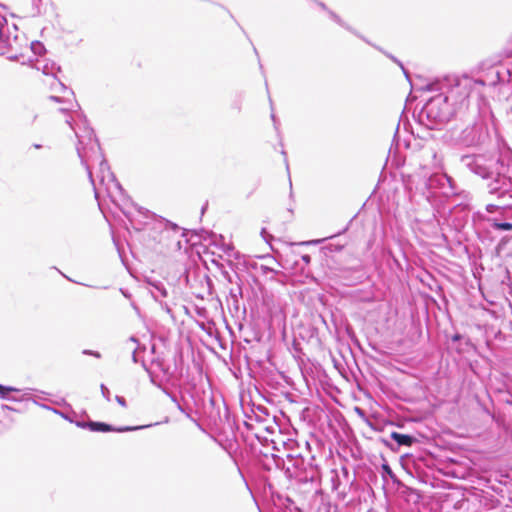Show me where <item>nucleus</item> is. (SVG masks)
<instances>
[{"mask_svg":"<svg viewBox=\"0 0 512 512\" xmlns=\"http://www.w3.org/2000/svg\"><path fill=\"white\" fill-rule=\"evenodd\" d=\"M459 163L483 181L489 195L512 199V149L506 143L498 144L495 150L463 154Z\"/></svg>","mask_w":512,"mask_h":512,"instance_id":"obj_1","label":"nucleus"},{"mask_svg":"<svg viewBox=\"0 0 512 512\" xmlns=\"http://www.w3.org/2000/svg\"><path fill=\"white\" fill-rule=\"evenodd\" d=\"M67 123L74 130L75 135L78 139V143L76 146L77 154L80 158L81 164L85 167L87 171L89 181L94 189L95 198H98V192L96 190L95 181L91 171V162L99 160V177L101 183H105V181L107 180L115 188L120 197L124 199L126 197L125 190L115 177L114 173L111 171L107 160L104 158L101 152L100 143L94 133V130L92 128L85 127L83 130V134H80L77 130H75V128L72 126L69 120H67Z\"/></svg>","mask_w":512,"mask_h":512,"instance_id":"obj_2","label":"nucleus"},{"mask_svg":"<svg viewBox=\"0 0 512 512\" xmlns=\"http://www.w3.org/2000/svg\"><path fill=\"white\" fill-rule=\"evenodd\" d=\"M463 88L476 87L477 91H481V99L486 88H498L499 91L512 90V66L504 64H493L486 69H482L477 78L467 75L463 76Z\"/></svg>","mask_w":512,"mask_h":512,"instance_id":"obj_3","label":"nucleus"},{"mask_svg":"<svg viewBox=\"0 0 512 512\" xmlns=\"http://www.w3.org/2000/svg\"><path fill=\"white\" fill-rule=\"evenodd\" d=\"M463 76L461 78L454 79V84L451 83L450 79L445 78L444 80L435 79L427 83L423 89L429 92L432 91H447L444 92L447 101L452 104V107L456 109V113L468 109L470 101L475 99L478 103L481 100V91H477L476 87L463 88L462 87Z\"/></svg>","mask_w":512,"mask_h":512,"instance_id":"obj_4","label":"nucleus"},{"mask_svg":"<svg viewBox=\"0 0 512 512\" xmlns=\"http://www.w3.org/2000/svg\"><path fill=\"white\" fill-rule=\"evenodd\" d=\"M456 114V109L447 101L444 91L426 101L417 115L419 124L430 130L441 129Z\"/></svg>","mask_w":512,"mask_h":512,"instance_id":"obj_5","label":"nucleus"},{"mask_svg":"<svg viewBox=\"0 0 512 512\" xmlns=\"http://www.w3.org/2000/svg\"><path fill=\"white\" fill-rule=\"evenodd\" d=\"M485 211H477L472 215L473 221L486 222L494 231L510 232L512 231V206H499L495 204H487Z\"/></svg>","mask_w":512,"mask_h":512,"instance_id":"obj_6","label":"nucleus"},{"mask_svg":"<svg viewBox=\"0 0 512 512\" xmlns=\"http://www.w3.org/2000/svg\"><path fill=\"white\" fill-rule=\"evenodd\" d=\"M490 139L489 128L483 122H475L462 129L455 138L456 145L463 148H479Z\"/></svg>","mask_w":512,"mask_h":512,"instance_id":"obj_7","label":"nucleus"},{"mask_svg":"<svg viewBox=\"0 0 512 512\" xmlns=\"http://www.w3.org/2000/svg\"><path fill=\"white\" fill-rule=\"evenodd\" d=\"M287 462L292 465L293 469L296 470L299 474H306L308 471H313V478L307 480V485L310 486V490H316L320 486V468L318 465H314L312 460L314 457L312 456L309 460H306L302 455H286Z\"/></svg>","mask_w":512,"mask_h":512,"instance_id":"obj_8","label":"nucleus"},{"mask_svg":"<svg viewBox=\"0 0 512 512\" xmlns=\"http://www.w3.org/2000/svg\"><path fill=\"white\" fill-rule=\"evenodd\" d=\"M75 425L78 428L88 429V430H90L92 432H101V433L118 432V433H123V432H132V431H137V430L145 429V428L151 427L153 424L140 425V426H118L117 427V426H114V425L106 423V422L93 421V420L86 421L84 419H81V421H76Z\"/></svg>","mask_w":512,"mask_h":512,"instance_id":"obj_9","label":"nucleus"},{"mask_svg":"<svg viewBox=\"0 0 512 512\" xmlns=\"http://www.w3.org/2000/svg\"><path fill=\"white\" fill-rule=\"evenodd\" d=\"M380 442L391 451H397L400 447H411L418 441L413 435L392 431L389 438L382 437Z\"/></svg>","mask_w":512,"mask_h":512,"instance_id":"obj_10","label":"nucleus"},{"mask_svg":"<svg viewBox=\"0 0 512 512\" xmlns=\"http://www.w3.org/2000/svg\"><path fill=\"white\" fill-rule=\"evenodd\" d=\"M251 414L252 415L245 413L248 419H254L258 423H267L269 422L270 418L275 420V416L271 415L269 408L261 404H253L251 408Z\"/></svg>","mask_w":512,"mask_h":512,"instance_id":"obj_11","label":"nucleus"},{"mask_svg":"<svg viewBox=\"0 0 512 512\" xmlns=\"http://www.w3.org/2000/svg\"><path fill=\"white\" fill-rule=\"evenodd\" d=\"M397 493L408 503L417 504L421 499L420 491L403 482L396 488Z\"/></svg>","mask_w":512,"mask_h":512,"instance_id":"obj_12","label":"nucleus"},{"mask_svg":"<svg viewBox=\"0 0 512 512\" xmlns=\"http://www.w3.org/2000/svg\"><path fill=\"white\" fill-rule=\"evenodd\" d=\"M283 472L287 479L295 480L299 484L304 485V486H307V480L312 479L314 477L313 471H311V470H310V472L308 471L306 474L297 473L296 470H294L292 465L289 463L286 465Z\"/></svg>","mask_w":512,"mask_h":512,"instance_id":"obj_13","label":"nucleus"},{"mask_svg":"<svg viewBox=\"0 0 512 512\" xmlns=\"http://www.w3.org/2000/svg\"><path fill=\"white\" fill-rule=\"evenodd\" d=\"M159 388L162 390V392H163L165 395H167V396L171 399V401L176 405L177 409H178L181 413H183L187 418L191 419L192 421H196V420L192 417V414H191V413H192V411H191V409H187V408H185V407H184V406L179 402V400H178L177 396H176L174 393H172L170 390H168L166 387H164V386H162V385H161V387H159Z\"/></svg>","mask_w":512,"mask_h":512,"instance_id":"obj_14","label":"nucleus"},{"mask_svg":"<svg viewBox=\"0 0 512 512\" xmlns=\"http://www.w3.org/2000/svg\"><path fill=\"white\" fill-rule=\"evenodd\" d=\"M147 283L153 288V290H151V295L155 300L158 301L160 297L166 298L168 296V291L161 281L148 280Z\"/></svg>","mask_w":512,"mask_h":512,"instance_id":"obj_15","label":"nucleus"},{"mask_svg":"<svg viewBox=\"0 0 512 512\" xmlns=\"http://www.w3.org/2000/svg\"><path fill=\"white\" fill-rule=\"evenodd\" d=\"M381 475L385 482L388 481V479L391 480L395 488H397L402 483V481L397 477L391 466L386 461L381 464Z\"/></svg>","mask_w":512,"mask_h":512,"instance_id":"obj_16","label":"nucleus"},{"mask_svg":"<svg viewBox=\"0 0 512 512\" xmlns=\"http://www.w3.org/2000/svg\"><path fill=\"white\" fill-rule=\"evenodd\" d=\"M188 234H191L192 236H197L199 238V241L200 240H204V241L210 240V244H215V241L213 240V238L216 237V234L212 231H207L205 229H200L199 231L183 229L182 236L187 237Z\"/></svg>","mask_w":512,"mask_h":512,"instance_id":"obj_17","label":"nucleus"},{"mask_svg":"<svg viewBox=\"0 0 512 512\" xmlns=\"http://www.w3.org/2000/svg\"><path fill=\"white\" fill-rule=\"evenodd\" d=\"M440 180L444 181L445 184L444 195L451 196L458 194V186L453 177L446 173H443L440 175Z\"/></svg>","mask_w":512,"mask_h":512,"instance_id":"obj_18","label":"nucleus"},{"mask_svg":"<svg viewBox=\"0 0 512 512\" xmlns=\"http://www.w3.org/2000/svg\"><path fill=\"white\" fill-rule=\"evenodd\" d=\"M328 14H329V17L331 18V20H333L334 22H336L338 25H340L341 27L345 28L346 30H348L349 32L353 33L354 35H356L357 37L361 38L363 41H365L366 43L370 44L371 43L364 37L362 36L361 34H359L355 29H353L350 25H348L346 22H344L339 15H337L334 11L332 10H328L327 11Z\"/></svg>","mask_w":512,"mask_h":512,"instance_id":"obj_19","label":"nucleus"},{"mask_svg":"<svg viewBox=\"0 0 512 512\" xmlns=\"http://www.w3.org/2000/svg\"><path fill=\"white\" fill-rule=\"evenodd\" d=\"M441 174H433L431 175L426 182V186L428 189H441V193L444 194L445 184L444 181L440 180Z\"/></svg>","mask_w":512,"mask_h":512,"instance_id":"obj_20","label":"nucleus"},{"mask_svg":"<svg viewBox=\"0 0 512 512\" xmlns=\"http://www.w3.org/2000/svg\"><path fill=\"white\" fill-rule=\"evenodd\" d=\"M42 407L53 411L54 413L60 415L62 418H64L65 420H67L70 423L75 424L76 421H81V419H77V414L74 411L64 412V411H60L55 408L49 407L47 405H42Z\"/></svg>","mask_w":512,"mask_h":512,"instance_id":"obj_21","label":"nucleus"},{"mask_svg":"<svg viewBox=\"0 0 512 512\" xmlns=\"http://www.w3.org/2000/svg\"><path fill=\"white\" fill-rule=\"evenodd\" d=\"M19 390L13 386L0 384V398L9 401H18L17 398L10 396L11 392H18Z\"/></svg>","mask_w":512,"mask_h":512,"instance_id":"obj_22","label":"nucleus"},{"mask_svg":"<svg viewBox=\"0 0 512 512\" xmlns=\"http://www.w3.org/2000/svg\"><path fill=\"white\" fill-rule=\"evenodd\" d=\"M351 222H352V219L349 221V223L342 230L337 232L335 235H332L330 237H326V238H323V239H314V240L304 241V242H301L300 245H318L320 243H323L327 239H332V238H334L336 236L342 235V234H344V233H346L348 231Z\"/></svg>","mask_w":512,"mask_h":512,"instance_id":"obj_23","label":"nucleus"},{"mask_svg":"<svg viewBox=\"0 0 512 512\" xmlns=\"http://www.w3.org/2000/svg\"><path fill=\"white\" fill-rule=\"evenodd\" d=\"M344 248V244L339 243H328L321 247V251L325 256H329L331 253L340 252Z\"/></svg>","mask_w":512,"mask_h":512,"instance_id":"obj_24","label":"nucleus"},{"mask_svg":"<svg viewBox=\"0 0 512 512\" xmlns=\"http://www.w3.org/2000/svg\"><path fill=\"white\" fill-rule=\"evenodd\" d=\"M229 295H230L231 299L233 300L235 308L238 309V298L242 297V295H243L241 284L237 283L236 288L230 289Z\"/></svg>","mask_w":512,"mask_h":512,"instance_id":"obj_25","label":"nucleus"},{"mask_svg":"<svg viewBox=\"0 0 512 512\" xmlns=\"http://www.w3.org/2000/svg\"><path fill=\"white\" fill-rule=\"evenodd\" d=\"M60 71H61V67L59 65H57L55 62L46 63L42 68V72L45 75L55 76V73L60 72Z\"/></svg>","mask_w":512,"mask_h":512,"instance_id":"obj_26","label":"nucleus"},{"mask_svg":"<svg viewBox=\"0 0 512 512\" xmlns=\"http://www.w3.org/2000/svg\"><path fill=\"white\" fill-rule=\"evenodd\" d=\"M11 48L8 37H4L2 27L0 26V56L4 55L6 50Z\"/></svg>","mask_w":512,"mask_h":512,"instance_id":"obj_27","label":"nucleus"},{"mask_svg":"<svg viewBox=\"0 0 512 512\" xmlns=\"http://www.w3.org/2000/svg\"><path fill=\"white\" fill-rule=\"evenodd\" d=\"M31 50L35 55H43L46 52V48L41 41H33L31 43Z\"/></svg>","mask_w":512,"mask_h":512,"instance_id":"obj_28","label":"nucleus"},{"mask_svg":"<svg viewBox=\"0 0 512 512\" xmlns=\"http://www.w3.org/2000/svg\"><path fill=\"white\" fill-rule=\"evenodd\" d=\"M272 458H273L276 468L284 471V468L288 464L287 458L284 459L283 457L276 455V454H272Z\"/></svg>","mask_w":512,"mask_h":512,"instance_id":"obj_29","label":"nucleus"},{"mask_svg":"<svg viewBox=\"0 0 512 512\" xmlns=\"http://www.w3.org/2000/svg\"><path fill=\"white\" fill-rule=\"evenodd\" d=\"M377 50H379L380 52H382L384 55H386L389 59H391L394 63H396L400 68L401 70H404V65L403 63L398 59L396 58L394 55L384 51L382 48L376 46V45H373Z\"/></svg>","mask_w":512,"mask_h":512,"instance_id":"obj_30","label":"nucleus"},{"mask_svg":"<svg viewBox=\"0 0 512 512\" xmlns=\"http://www.w3.org/2000/svg\"><path fill=\"white\" fill-rule=\"evenodd\" d=\"M141 365H142V367L144 368V370L148 373L149 378H150V382H151L153 385L157 386V387H161V384H160V383H158V382L156 381V376H155V375H154V373H153V372H152V371L147 367V365H146L145 361H142V362H141Z\"/></svg>","mask_w":512,"mask_h":512,"instance_id":"obj_31","label":"nucleus"},{"mask_svg":"<svg viewBox=\"0 0 512 512\" xmlns=\"http://www.w3.org/2000/svg\"><path fill=\"white\" fill-rule=\"evenodd\" d=\"M163 221H164V227L165 229H169V230H172V231H179L181 228L174 222L170 221V220H167V219H164L163 218Z\"/></svg>","mask_w":512,"mask_h":512,"instance_id":"obj_32","label":"nucleus"},{"mask_svg":"<svg viewBox=\"0 0 512 512\" xmlns=\"http://www.w3.org/2000/svg\"><path fill=\"white\" fill-rule=\"evenodd\" d=\"M100 390H101V394L102 396L109 402L111 401V393H110V390L108 389V387L105 385V384H100Z\"/></svg>","mask_w":512,"mask_h":512,"instance_id":"obj_33","label":"nucleus"},{"mask_svg":"<svg viewBox=\"0 0 512 512\" xmlns=\"http://www.w3.org/2000/svg\"><path fill=\"white\" fill-rule=\"evenodd\" d=\"M153 364H156L157 367L164 373L169 374V367L164 365L163 361L160 359H156L152 361Z\"/></svg>","mask_w":512,"mask_h":512,"instance_id":"obj_34","label":"nucleus"},{"mask_svg":"<svg viewBox=\"0 0 512 512\" xmlns=\"http://www.w3.org/2000/svg\"><path fill=\"white\" fill-rule=\"evenodd\" d=\"M259 272L262 275H268V274H275L276 273V271L273 268H271L269 266H266V265H263V264H260Z\"/></svg>","mask_w":512,"mask_h":512,"instance_id":"obj_35","label":"nucleus"},{"mask_svg":"<svg viewBox=\"0 0 512 512\" xmlns=\"http://www.w3.org/2000/svg\"><path fill=\"white\" fill-rule=\"evenodd\" d=\"M204 281L206 283V286H207V292L209 295H212L213 293V288H214V285H213V281L212 279L208 276V275H204Z\"/></svg>","mask_w":512,"mask_h":512,"instance_id":"obj_36","label":"nucleus"},{"mask_svg":"<svg viewBox=\"0 0 512 512\" xmlns=\"http://www.w3.org/2000/svg\"><path fill=\"white\" fill-rule=\"evenodd\" d=\"M42 0H32V6H33V13L32 15L33 16H38L41 14V10H40V3H41Z\"/></svg>","mask_w":512,"mask_h":512,"instance_id":"obj_37","label":"nucleus"},{"mask_svg":"<svg viewBox=\"0 0 512 512\" xmlns=\"http://www.w3.org/2000/svg\"><path fill=\"white\" fill-rule=\"evenodd\" d=\"M82 354L86 355V356H93V357H95L97 359H100L102 357L100 352L95 351V350H91V349H84V350H82Z\"/></svg>","mask_w":512,"mask_h":512,"instance_id":"obj_38","label":"nucleus"},{"mask_svg":"<svg viewBox=\"0 0 512 512\" xmlns=\"http://www.w3.org/2000/svg\"><path fill=\"white\" fill-rule=\"evenodd\" d=\"M115 400H116V402H117L120 406H122V407H124V408H126V407H127V401H126V399H125L123 396L116 395V396H115Z\"/></svg>","mask_w":512,"mask_h":512,"instance_id":"obj_39","label":"nucleus"},{"mask_svg":"<svg viewBox=\"0 0 512 512\" xmlns=\"http://www.w3.org/2000/svg\"><path fill=\"white\" fill-rule=\"evenodd\" d=\"M283 505L288 509H291L292 507L296 509L295 502L290 497L285 498Z\"/></svg>","mask_w":512,"mask_h":512,"instance_id":"obj_40","label":"nucleus"},{"mask_svg":"<svg viewBox=\"0 0 512 512\" xmlns=\"http://www.w3.org/2000/svg\"><path fill=\"white\" fill-rule=\"evenodd\" d=\"M261 236H262V238H263L267 243H269V242H270V240L272 239V236L268 234V232L266 231V229H265V228H262V230H261Z\"/></svg>","mask_w":512,"mask_h":512,"instance_id":"obj_41","label":"nucleus"},{"mask_svg":"<svg viewBox=\"0 0 512 512\" xmlns=\"http://www.w3.org/2000/svg\"><path fill=\"white\" fill-rule=\"evenodd\" d=\"M271 119L273 121V125H274L276 132L279 133V122H278L276 115L273 112L271 113Z\"/></svg>","mask_w":512,"mask_h":512,"instance_id":"obj_42","label":"nucleus"},{"mask_svg":"<svg viewBox=\"0 0 512 512\" xmlns=\"http://www.w3.org/2000/svg\"><path fill=\"white\" fill-rule=\"evenodd\" d=\"M463 338H464V336H463L461 333L456 332L455 334H453V335L451 336V341H452V342H459V341H461Z\"/></svg>","mask_w":512,"mask_h":512,"instance_id":"obj_43","label":"nucleus"},{"mask_svg":"<svg viewBox=\"0 0 512 512\" xmlns=\"http://www.w3.org/2000/svg\"><path fill=\"white\" fill-rule=\"evenodd\" d=\"M107 192L112 200L113 203L117 204L116 196L114 195V192L111 190V186L107 184Z\"/></svg>","mask_w":512,"mask_h":512,"instance_id":"obj_44","label":"nucleus"},{"mask_svg":"<svg viewBox=\"0 0 512 512\" xmlns=\"http://www.w3.org/2000/svg\"><path fill=\"white\" fill-rule=\"evenodd\" d=\"M222 275L229 283H234L233 277L228 271L223 270Z\"/></svg>","mask_w":512,"mask_h":512,"instance_id":"obj_45","label":"nucleus"},{"mask_svg":"<svg viewBox=\"0 0 512 512\" xmlns=\"http://www.w3.org/2000/svg\"><path fill=\"white\" fill-rule=\"evenodd\" d=\"M196 313L200 316V317H205L206 314H207V310L206 308L204 307H196Z\"/></svg>","mask_w":512,"mask_h":512,"instance_id":"obj_46","label":"nucleus"},{"mask_svg":"<svg viewBox=\"0 0 512 512\" xmlns=\"http://www.w3.org/2000/svg\"><path fill=\"white\" fill-rule=\"evenodd\" d=\"M339 485H340V481H339L338 477L337 476L333 477L332 478V488H333V490H338Z\"/></svg>","mask_w":512,"mask_h":512,"instance_id":"obj_47","label":"nucleus"},{"mask_svg":"<svg viewBox=\"0 0 512 512\" xmlns=\"http://www.w3.org/2000/svg\"><path fill=\"white\" fill-rule=\"evenodd\" d=\"M1 409L4 411V410H9V411H15V412H19L18 409L12 407V406H9L7 404H2L1 405Z\"/></svg>","mask_w":512,"mask_h":512,"instance_id":"obj_48","label":"nucleus"},{"mask_svg":"<svg viewBox=\"0 0 512 512\" xmlns=\"http://www.w3.org/2000/svg\"><path fill=\"white\" fill-rule=\"evenodd\" d=\"M301 259L305 264H309L311 262V256L308 254H303Z\"/></svg>","mask_w":512,"mask_h":512,"instance_id":"obj_49","label":"nucleus"},{"mask_svg":"<svg viewBox=\"0 0 512 512\" xmlns=\"http://www.w3.org/2000/svg\"><path fill=\"white\" fill-rule=\"evenodd\" d=\"M134 206H135V208L138 210V212H140V213H142V214H145L146 216L150 213V211H149V210L144 209V208H142V207H140V206H138V205H136V204H135Z\"/></svg>","mask_w":512,"mask_h":512,"instance_id":"obj_50","label":"nucleus"},{"mask_svg":"<svg viewBox=\"0 0 512 512\" xmlns=\"http://www.w3.org/2000/svg\"><path fill=\"white\" fill-rule=\"evenodd\" d=\"M281 154L284 156V162H285V165H286V169H287V171L289 172V164H288V159H287L286 151H285V150H282V151H281Z\"/></svg>","mask_w":512,"mask_h":512,"instance_id":"obj_51","label":"nucleus"},{"mask_svg":"<svg viewBox=\"0 0 512 512\" xmlns=\"http://www.w3.org/2000/svg\"><path fill=\"white\" fill-rule=\"evenodd\" d=\"M132 361L138 363L137 350L135 349L132 353Z\"/></svg>","mask_w":512,"mask_h":512,"instance_id":"obj_52","label":"nucleus"},{"mask_svg":"<svg viewBox=\"0 0 512 512\" xmlns=\"http://www.w3.org/2000/svg\"><path fill=\"white\" fill-rule=\"evenodd\" d=\"M429 154H431L432 158H433L434 160H436V158H437V152L435 151V149H433V148L429 149Z\"/></svg>","mask_w":512,"mask_h":512,"instance_id":"obj_53","label":"nucleus"},{"mask_svg":"<svg viewBox=\"0 0 512 512\" xmlns=\"http://www.w3.org/2000/svg\"><path fill=\"white\" fill-rule=\"evenodd\" d=\"M259 266H260V264H258L257 262H253L250 264V267L257 271H259Z\"/></svg>","mask_w":512,"mask_h":512,"instance_id":"obj_54","label":"nucleus"},{"mask_svg":"<svg viewBox=\"0 0 512 512\" xmlns=\"http://www.w3.org/2000/svg\"><path fill=\"white\" fill-rule=\"evenodd\" d=\"M403 74L405 75L406 79L411 83L410 75L408 70L404 67Z\"/></svg>","mask_w":512,"mask_h":512,"instance_id":"obj_55","label":"nucleus"},{"mask_svg":"<svg viewBox=\"0 0 512 512\" xmlns=\"http://www.w3.org/2000/svg\"><path fill=\"white\" fill-rule=\"evenodd\" d=\"M244 426L248 429V430H252L254 428L253 424L245 421L244 422Z\"/></svg>","mask_w":512,"mask_h":512,"instance_id":"obj_56","label":"nucleus"},{"mask_svg":"<svg viewBox=\"0 0 512 512\" xmlns=\"http://www.w3.org/2000/svg\"><path fill=\"white\" fill-rule=\"evenodd\" d=\"M161 305H162V307L166 310V312H167V313H172V310H171V308L168 306V304H167V303H165V304H161Z\"/></svg>","mask_w":512,"mask_h":512,"instance_id":"obj_57","label":"nucleus"},{"mask_svg":"<svg viewBox=\"0 0 512 512\" xmlns=\"http://www.w3.org/2000/svg\"><path fill=\"white\" fill-rule=\"evenodd\" d=\"M7 23V20L4 16L0 15V26L3 28V25Z\"/></svg>","mask_w":512,"mask_h":512,"instance_id":"obj_58","label":"nucleus"},{"mask_svg":"<svg viewBox=\"0 0 512 512\" xmlns=\"http://www.w3.org/2000/svg\"><path fill=\"white\" fill-rule=\"evenodd\" d=\"M50 99L55 102H62V99L59 96H50Z\"/></svg>","mask_w":512,"mask_h":512,"instance_id":"obj_59","label":"nucleus"},{"mask_svg":"<svg viewBox=\"0 0 512 512\" xmlns=\"http://www.w3.org/2000/svg\"><path fill=\"white\" fill-rule=\"evenodd\" d=\"M7 59L10 60V61H17L18 60V55L8 56Z\"/></svg>","mask_w":512,"mask_h":512,"instance_id":"obj_60","label":"nucleus"},{"mask_svg":"<svg viewBox=\"0 0 512 512\" xmlns=\"http://www.w3.org/2000/svg\"><path fill=\"white\" fill-rule=\"evenodd\" d=\"M318 5L323 9V10H326L328 11L329 9L327 8V6L325 5V3L323 2H318Z\"/></svg>","mask_w":512,"mask_h":512,"instance_id":"obj_61","label":"nucleus"},{"mask_svg":"<svg viewBox=\"0 0 512 512\" xmlns=\"http://www.w3.org/2000/svg\"><path fill=\"white\" fill-rule=\"evenodd\" d=\"M342 472H343V474H344L346 477H348V475H349V470H348L346 467H342Z\"/></svg>","mask_w":512,"mask_h":512,"instance_id":"obj_62","label":"nucleus"},{"mask_svg":"<svg viewBox=\"0 0 512 512\" xmlns=\"http://www.w3.org/2000/svg\"><path fill=\"white\" fill-rule=\"evenodd\" d=\"M207 206H208V202H206L202 208H201V213L203 214L205 212V210L207 209Z\"/></svg>","mask_w":512,"mask_h":512,"instance_id":"obj_63","label":"nucleus"},{"mask_svg":"<svg viewBox=\"0 0 512 512\" xmlns=\"http://www.w3.org/2000/svg\"><path fill=\"white\" fill-rule=\"evenodd\" d=\"M130 340H131L132 342L138 343V339H137L135 336H131V337H130Z\"/></svg>","mask_w":512,"mask_h":512,"instance_id":"obj_64","label":"nucleus"}]
</instances>
